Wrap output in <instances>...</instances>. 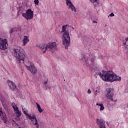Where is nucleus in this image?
<instances>
[{
    "label": "nucleus",
    "instance_id": "obj_37",
    "mask_svg": "<svg viewBox=\"0 0 128 128\" xmlns=\"http://www.w3.org/2000/svg\"><path fill=\"white\" fill-rule=\"evenodd\" d=\"M18 120H20V118H18Z\"/></svg>",
    "mask_w": 128,
    "mask_h": 128
},
{
    "label": "nucleus",
    "instance_id": "obj_17",
    "mask_svg": "<svg viewBox=\"0 0 128 128\" xmlns=\"http://www.w3.org/2000/svg\"><path fill=\"white\" fill-rule=\"evenodd\" d=\"M24 9L23 8H20L18 12V16H20V14H24Z\"/></svg>",
    "mask_w": 128,
    "mask_h": 128
},
{
    "label": "nucleus",
    "instance_id": "obj_12",
    "mask_svg": "<svg viewBox=\"0 0 128 128\" xmlns=\"http://www.w3.org/2000/svg\"><path fill=\"white\" fill-rule=\"evenodd\" d=\"M82 60L85 62V65L86 66H87V68H90V64H88V60L86 58L84 54H82Z\"/></svg>",
    "mask_w": 128,
    "mask_h": 128
},
{
    "label": "nucleus",
    "instance_id": "obj_26",
    "mask_svg": "<svg viewBox=\"0 0 128 128\" xmlns=\"http://www.w3.org/2000/svg\"><path fill=\"white\" fill-rule=\"evenodd\" d=\"M100 110H104V104H100Z\"/></svg>",
    "mask_w": 128,
    "mask_h": 128
},
{
    "label": "nucleus",
    "instance_id": "obj_22",
    "mask_svg": "<svg viewBox=\"0 0 128 128\" xmlns=\"http://www.w3.org/2000/svg\"><path fill=\"white\" fill-rule=\"evenodd\" d=\"M6 116V114L2 112V109L0 108V118H2Z\"/></svg>",
    "mask_w": 128,
    "mask_h": 128
},
{
    "label": "nucleus",
    "instance_id": "obj_33",
    "mask_svg": "<svg viewBox=\"0 0 128 128\" xmlns=\"http://www.w3.org/2000/svg\"><path fill=\"white\" fill-rule=\"evenodd\" d=\"M93 23L94 24H98V22H96V20H93Z\"/></svg>",
    "mask_w": 128,
    "mask_h": 128
},
{
    "label": "nucleus",
    "instance_id": "obj_9",
    "mask_svg": "<svg viewBox=\"0 0 128 128\" xmlns=\"http://www.w3.org/2000/svg\"><path fill=\"white\" fill-rule=\"evenodd\" d=\"M28 120H30L32 122V124H34V126H36V128H40V124L38 122V120L36 119V115H32V116H31L28 118Z\"/></svg>",
    "mask_w": 128,
    "mask_h": 128
},
{
    "label": "nucleus",
    "instance_id": "obj_2",
    "mask_svg": "<svg viewBox=\"0 0 128 128\" xmlns=\"http://www.w3.org/2000/svg\"><path fill=\"white\" fill-rule=\"evenodd\" d=\"M96 76H100V78L104 80V82H114V74L112 71H104L102 70V72H97Z\"/></svg>",
    "mask_w": 128,
    "mask_h": 128
},
{
    "label": "nucleus",
    "instance_id": "obj_20",
    "mask_svg": "<svg viewBox=\"0 0 128 128\" xmlns=\"http://www.w3.org/2000/svg\"><path fill=\"white\" fill-rule=\"evenodd\" d=\"M22 110H23V113L24 114H25L26 116L28 118L30 117H31V116H32V115H30V114H28V111H26H26L24 110V108H22Z\"/></svg>",
    "mask_w": 128,
    "mask_h": 128
},
{
    "label": "nucleus",
    "instance_id": "obj_18",
    "mask_svg": "<svg viewBox=\"0 0 128 128\" xmlns=\"http://www.w3.org/2000/svg\"><path fill=\"white\" fill-rule=\"evenodd\" d=\"M14 113L16 114V118H20V116H22V112H20L18 109H16V111H14Z\"/></svg>",
    "mask_w": 128,
    "mask_h": 128
},
{
    "label": "nucleus",
    "instance_id": "obj_16",
    "mask_svg": "<svg viewBox=\"0 0 128 128\" xmlns=\"http://www.w3.org/2000/svg\"><path fill=\"white\" fill-rule=\"evenodd\" d=\"M116 80H118V82H120L122 80V78L120 76H117L116 74H114V82H116Z\"/></svg>",
    "mask_w": 128,
    "mask_h": 128
},
{
    "label": "nucleus",
    "instance_id": "obj_35",
    "mask_svg": "<svg viewBox=\"0 0 128 128\" xmlns=\"http://www.w3.org/2000/svg\"><path fill=\"white\" fill-rule=\"evenodd\" d=\"M48 88H49V90H50V88H52V87H50V86H48Z\"/></svg>",
    "mask_w": 128,
    "mask_h": 128
},
{
    "label": "nucleus",
    "instance_id": "obj_30",
    "mask_svg": "<svg viewBox=\"0 0 128 128\" xmlns=\"http://www.w3.org/2000/svg\"><path fill=\"white\" fill-rule=\"evenodd\" d=\"M15 28H16V30H18L19 32H20V30H22V28H20V27Z\"/></svg>",
    "mask_w": 128,
    "mask_h": 128
},
{
    "label": "nucleus",
    "instance_id": "obj_13",
    "mask_svg": "<svg viewBox=\"0 0 128 128\" xmlns=\"http://www.w3.org/2000/svg\"><path fill=\"white\" fill-rule=\"evenodd\" d=\"M68 6V8H71L72 10L74 11V12H76V7L74 6V4L71 2V3H70L68 5H67Z\"/></svg>",
    "mask_w": 128,
    "mask_h": 128
},
{
    "label": "nucleus",
    "instance_id": "obj_43",
    "mask_svg": "<svg viewBox=\"0 0 128 128\" xmlns=\"http://www.w3.org/2000/svg\"><path fill=\"white\" fill-rule=\"evenodd\" d=\"M107 124H108V123L107 122Z\"/></svg>",
    "mask_w": 128,
    "mask_h": 128
},
{
    "label": "nucleus",
    "instance_id": "obj_8",
    "mask_svg": "<svg viewBox=\"0 0 128 128\" xmlns=\"http://www.w3.org/2000/svg\"><path fill=\"white\" fill-rule=\"evenodd\" d=\"M8 44V40L6 39H2L0 38V49L2 50H6L8 48L6 47Z\"/></svg>",
    "mask_w": 128,
    "mask_h": 128
},
{
    "label": "nucleus",
    "instance_id": "obj_1",
    "mask_svg": "<svg viewBox=\"0 0 128 128\" xmlns=\"http://www.w3.org/2000/svg\"><path fill=\"white\" fill-rule=\"evenodd\" d=\"M68 25L63 26H62V31L64 32L62 36V44L64 46L66 50L68 48V46H70V31L66 30Z\"/></svg>",
    "mask_w": 128,
    "mask_h": 128
},
{
    "label": "nucleus",
    "instance_id": "obj_23",
    "mask_svg": "<svg viewBox=\"0 0 128 128\" xmlns=\"http://www.w3.org/2000/svg\"><path fill=\"white\" fill-rule=\"evenodd\" d=\"M12 106L14 110V112H16V109L18 110V107L16 106V104L14 103H12Z\"/></svg>",
    "mask_w": 128,
    "mask_h": 128
},
{
    "label": "nucleus",
    "instance_id": "obj_38",
    "mask_svg": "<svg viewBox=\"0 0 128 128\" xmlns=\"http://www.w3.org/2000/svg\"><path fill=\"white\" fill-rule=\"evenodd\" d=\"M72 30H74V27L72 28Z\"/></svg>",
    "mask_w": 128,
    "mask_h": 128
},
{
    "label": "nucleus",
    "instance_id": "obj_39",
    "mask_svg": "<svg viewBox=\"0 0 128 128\" xmlns=\"http://www.w3.org/2000/svg\"><path fill=\"white\" fill-rule=\"evenodd\" d=\"M12 122H14V120H12Z\"/></svg>",
    "mask_w": 128,
    "mask_h": 128
},
{
    "label": "nucleus",
    "instance_id": "obj_10",
    "mask_svg": "<svg viewBox=\"0 0 128 128\" xmlns=\"http://www.w3.org/2000/svg\"><path fill=\"white\" fill-rule=\"evenodd\" d=\"M96 124L100 126V128H106V122L102 119H96Z\"/></svg>",
    "mask_w": 128,
    "mask_h": 128
},
{
    "label": "nucleus",
    "instance_id": "obj_3",
    "mask_svg": "<svg viewBox=\"0 0 128 128\" xmlns=\"http://www.w3.org/2000/svg\"><path fill=\"white\" fill-rule=\"evenodd\" d=\"M26 52L22 48H17L14 50V56L16 60H18V64H20V60L24 62L26 58Z\"/></svg>",
    "mask_w": 128,
    "mask_h": 128
},
{
    "label": "nucleus",
    "instance_id": "obj_42",
    "mask_svg": "<svg viewBox=\"0 0 128 128\" xmlns=\"http://www.w3.org/2000/svg\"><path fill=\"white\" fill-rule=\"evenodd\" d=\"M92 68H93V70H94V67H92Z\"/></svg>",
    "mask_w": 128,
    "mask_h": 128
},
{
    "label": "nucleus",
    "instance_id": "obj_36",
    "mask_svg": "<svg viewBox=\"0 0 128 128\" xmlns=\"http://www.w3.org/2000/svg\"><path fill=\"white\" fill-rule=\"evenodd\" d=\"M48 84V80H46V82H44V84Z\"/></svg>",
    "mask_w": 128,
    "mask_h": 128
},
{
    "label": "nucleus",
    "instance_id": "obj_28",
    "mask_svg": "<svg viewBox=\"0 0 128 128\" xmlns=\"http://www.w3.org/2000/svg\"><path fill=\"white\" fill-rule=\"evenodd\" d=\"M66 0V4L67 6H68L69 4L72 3V1H70V0Z\"/></svg>",
    "mask_w": 128,
    "mask_h": 128
},
{
    "label": "nucleus",
    "instance_id": "obj_32",
    "mask_svg": "<svg viewBox=\"0 0 128 128\" xmlns=\"http://www.w3.org/2000/svg\"><path fill=\"white\" fill-rule=\"evenodd\" d=\"M88 94H92V91L90 90V89H88Z\"/></svg>",
    "mask_w": 128,
    "mask_h": 128
},
{
    "label": "nucleus",
    "instance_id": "obj_40",
    "mask_svg": "<svg viewBox=\"0 0 128 128\" xmlns=\"http://www.w3.org/2000/svg\"><path fill=\"white\" fill-rule=\"evenodd\" d=\"M96 92H98V90H96Z\"/></svg>",
    "mask_w": 128,
    "mask_h": 128
},
{
    "label": "nucleus",
    "instance_id": "obj_41",
    "mask_svg": "<svg viewBox=\"0 0 128 128\" xmlns=\"http://www.w3.org/2000/svg\"><path fill=\"white\" fill-rule=\"evenodd\" d=\"M90 56H92V55H90Z\"/></svg>",
    "mask_w": 128,
    "mask_h": 128
},
{
    "label": "nucleus",
    "instance_id": "obj_21",
    "mask_svg": "<svg viewBox=\"0 0 128 128\" xmlns=\"http://www.w3.org/2000/svg\"><path fill=\"white\" fill-rule=\"evenodd\" d=\"M1 118L4 124H6V122H8V118H6V116H3Z\"/></svg>",
    "mask_w": 128,
    "mask_h": 128
},
{
    "label": "nucleus",
    "instance_id": "obj_25",
    "mask_svg": "<svg viewBox=\"0 0 128 128\" xmlns=\"http://www.w3.org/2000/svg\"><path fill=\"white\" fill-rule=\"evenodd\" d=\"M96 60V56H94L93 58L91 59V62H92V66H94V60Z\"/></svg>",
    "mask_w": 128,
    "mask_h": 128
},
{
    "label": "nucleus",
    "instance_id": "obj_24",
    "mask_svg": "<svg viewBox=\"0 0 128 128\" xmlns=\"http://www.w3.org/2000/svg\"><path fill=\"white\" fill-rule=\"evenodd\" d=\"M16 28H10V34H12V32H16Z\"/></svg>",
    "mask_w": 128,
    "mask_h": 128
},
{
    "label": "nucleus",
    "instance_id": "obj_15",
    "mask_svg": "<svg viewBox=\"0 0 128 128\" xmlns=\"http://www.w3.org/2000/svg\"><path fill=\"white\" fill-rule=\"evenodd\" d=\"M36 104L38 112H39L40 113L42 112H44V109L42 108V107H40V104H38V103L36 102Z\"/></svg>",
    "mask_w": 128,
    "mask_h": 128
},
{
    "label": "nucleus",
    "instance_id": "obj_34",
    "mask_svg": "<svg viewBox=\"0 0 128 128\" xmlns=\"http://www.w3.org/2000/svg\"><path fill=\"white\" fill-rule=\"evenodd\" d=\"M96 106H100V104L97 103L96 104Z\"/></svg>",
    "mask_w": 128,
    "mask_h": 128
},
{
    "label": "nucleus",
    "instance_id": "obj_31",
    "mask_svg": "<svg viewBox=\"0 0 128 128\" xmlns=\"http://www.w3.org/2000/svg\"><path fill=\"white\" fill-rule=\"evenodd\" d=\"M114 16V12H112V13L110 14L109 16Z\"/></svg>",
    "mask_w": 128,
    "mask_h": 128
},
{
    "label": "nucleus",
    "instance_id": "obj_7",
    "mask_svg": "<svg viewBox=\"0 0 128 128\" xmlns=\"http://www.w3.org/2000/svg\"><path fill=\"white\" fill-rule=\"evenodd\" d=\"M28 62L30 64V66H28L26 65H25L26 68L29 70L30 72L32 73V74H36L38 72V70L36 68V66L34 64H32L30 61H28Z\"/></svg>",
    "mask_w": 128,
    "mask_h": 128
},
{
    "label": "nucleus",
    "instance_id": "obj_19",
    "mask_svg": "<svg viewBox=\"0 0 128 128\" xmlns=\"http://www.w3.org/2000/svg\"><path fill=\"white\" fill-rule=\"evenodd\" d=\"M90 0L92 2L96 3V4H94V6L95 7L98 6V5L100 4V3L98 2V0Z\"/></svg>",
    "mask_w": 128,
    "mask_h": 128
},
{
    "label": "nucleus",
    "instance_id": "obj_14",
    "mask_svg": "<svg viewBox=\"0 0 128 128\" xmlns=\"http://www.w3.org/2000/svg\"><path fill=\"white\" fill-rule=\"evenodd\" d=\"M30 42V40L28 39V36H24V38L23 39V44L24 46H26L28 42Z\"/></svg>",
    "mask_w": 128,
    "mask_h": 128
},
{
    "label": "nucleus",
    "instance_id": "obj_6",
    "mask_svg": "<svg viewBox=\"0 0 128 128\" xmlns=\"http://www.w3.org/2000/svg\"><path fill=\"white\" fill-rule=\"evenodd\" d=\"M114 90L110 88H106V92H107V94L106 95V98L108 100H110L111 102H116V100H114V99H112V97L114 96V93L112 92H114Z\"/></svg>",
    "mask_w": 128,
    "mask_h": 128
},
{
    "label": "nucleus",
    "instance_id": "obj_11",
    "mask_svg": "<svg viewBox=\"0 0 128 128\" xmlns=\"http://www.w3.org/2000/svg\"><path fill=\"white\" fill-rule=\"evenodd\" d=\"M7 82L9 86L10 90L13 91L16 90H17L16 86V84H14V82L10 80H8Z\"/></svg>",
    "mask_w": 128,
    "mask_h": 128
},
{
    "label": "nucleus",
    "instance_id": "obj_5",
    "mask_svg": "<svg viewBox=\"0 0 128 128\" xmlns=\"http://www.w3.org/2000/svg\"><path fill=\"white\" fill-rule=\"evenodd\" d=\"M22 16L26 18V20H32L34 18V11L32 10V9L28 8L26 11V13L22 14Z\"/></svg>",
    "mask_w": 128,
    "mask_h": 128
},
{
    "label": "nucleus",
    "instance_id": "obj_29",
    "mask_svg": "<svg viewBox=\"0 0 128 128\" xmlns=\"http://www.w3.org/2000/svg\"><path fill=\"white\" fill-rule=\"evenodd\" d=\"M34 2L35 4L38 5V2H40L38 1V0H34Z\"/></svg>",
    "mask_w": 128,
    "mask_h": 128
},
{
    "label": "nucleus",
    "instance_id": "obj_4",
    "mask_svg": "<svg viewBox=\"0 0 128 128\" xmlns=\"http://www.w3.org/2000/svg\"><path fill=\"white\" fill-rule=\"evenodd\" d=\"M58 50V47L56 46V42H49L46 45V50L43 52V54H46V50H49L54 52Z\"/></svg>",
    "mask_w": 128,
    "mask_h": 128
},
{
    "label": "nucleus",
    "instance_id": "obj_27",
    "mask_svg": "<svg viewBox=\"0 0 128 128\" xmlns=\"http://www.w3.org/2000/svg\"><path fill=\"white\" fill-rule=\"evenodd\" d=\"M46 46H45V45L40 46V48H41L42 50H44L45 48V50H46Z\"/></svg>",
    "mask_w": 128,
    "mask_h": 128
}]
</instances>
